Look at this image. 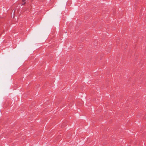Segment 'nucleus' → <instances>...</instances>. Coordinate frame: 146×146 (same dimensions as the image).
<instances>
[{
  "label": "nucleus",
  "instance_id": "obj_1",
  "mask_svg": "<svg viewBox=\"0 0 146 146\" xmlns=\"http://www.w3.org/2000/svg\"><path fill=\"white\" fill-rule=\"evenodd\" d=\"M22 2H23V3H24L22 4L21 5H23L26 3V2H25V0H22Z\"/></svg>",
  "mask_w": 146,
  "mask_h": 146
}]
</instances>
